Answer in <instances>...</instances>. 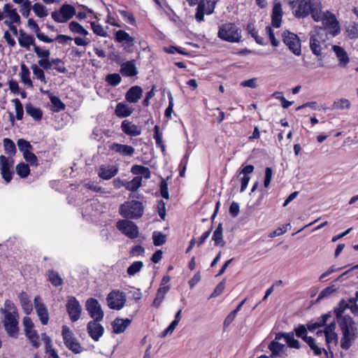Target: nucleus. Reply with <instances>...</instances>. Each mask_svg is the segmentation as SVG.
I'll return each instance as SVG.
<instances>
[{
  "mask_svg": "<svg viewBox=\"0 0 358 358\" xmlns=\"http://www.w3.org/2000/svg\"><path fill=\"white\" fill-rule=\"evenodd\" d=\"M336 323L334 321L331 322L327 326L324 331H317V336L325 337L326 345L328 348L329 352L324 348L320 347L314 338L310 336H307V329L304 325H299L294 329L296 336L302 338L313 350L314 354L317 356H322V358H329V355L331 357L334 356V350L337 347L338 343V338L337 334L335 332Z\"/></svg>",
  "mask_w": 358,
  "mask_h": 358,
  "instance_id": "1",
  "label": "nucleus"
},
{
  "mask_svg": "<svg viewBox=\"0 0 358 358\" xmlns=\"http://www.w3.org/2000/svg\"><path fill=\"white\" fill-rule=\"evenodd\" d=\"M347 308H350L349 303L344 300L341 301L334 308L336 320L342 333L341 348L343 350H348L357 337V327L352 318L343 315Z\"/></svg>",
  "mask_w": 358,
  "mask_h": 358,
  "instance_id": "2",
  "label": "nucleus"
},
{
  "mask_svg": "<svg viewBox=\"0 0 358 358\" xmlns=\"http://www.w3.org/2000/svg\"><path fill=\"white\" fill-rule=\"evenodd\" d=\"M290 7L295 17L304 18L311 14L313 20L319 18L317 13L322 8L320 0L290 1Z\"/></svg>",
  "mask_w": 358,
  "mask_h": 358,
  "instance_id": "3",
  "label": "nucleus"
},
{
  "mask_svg": "<svg viewBox=\"0 0 358 358\" xmlns=\"http://www.w3.org/2000/svg\"><path fill=\"white\" fill-rule=\"evenodd\" d=\"M4 315L3 326L7 334L11 337H16L18 333V315L14 303L6 300L4 307L1 308Z\"/></svg>",
  "mask_w": 358,
  "mask_h": 358,
  "instance_id": "4",
  "label": "nucleus"
},
{
  "mask_svg": "<svg viewBox=\"0 0 358 358\" xmlns=\"http://www.w3.org/2000/svg\"><path fill=\"white\" fill-rule=\"evenodd\" d=\"M317 15L319 18L314 20L316 22L322 21L323 24L322 28L325 29V36H327V34H329L334 37L340 33V24L335 15L329 11L322 12V8L319 10Z\"/></svg>",
  "mask_w": 358,
  "mask_h": 358,
  "instance_id": "5",
  "label": "nucleus"
},
{
  "mask_svg": "<svg viewBox=\"0 0 358 358\" xmlns=\"http://www.w3.org/2000/svg\"><path fill=\"white\" fill-rule=\"evenodd\" d=\"M143 212V203L135 200L125 201L119 208L120 214L127 219H138L142 217Z\"/></svg>",
  "mask_w": 358,
  "mask_h": 358,
  "instance_id": "6",
  "label": "nucleus"
},
{
  "mask_svg": "<svg viewBox=\"0 0 358 358\" xmlns=\"http://www.w3.org/2000/svg\"><path fill=\"white\" fill-rule=\"evenodd\" d=\"M217 36L224 41L239 43L241 40V30L234 23H225L220 26Z\"/></svg>",
  "mask_w": 358,
  "mask_h": 358,
  "instance_id": "7",
  "label": "nucleus"
},
{
  "mask_svg": "<svg viewBox=\"0 0 358 358\" xmlns=\"http://www.w3.org/2000/svg\"><path fill=\"white\" fill-rule=\"evenodd\" d=\"M126 301V294L120 289L112 290L106 296L107 305L112 310L122 309L125 306Z\"/></svg>",
  "mask_w": 358,
  "mask_h": 358,
  "instance_id": "8",
  "label": "nucleus"
},
{
  "mask_svg": "<svg viewBox=\"0 0 358 358\" xmlns=\"http://www.w3.org/2000/svg\"><path fill=\"white\" fill-rule=\"evenodd\" d=\"M76 14V8L70 4H63L58 10L52 12V18L58 23H64Z\"/></svg>",
  "mask_w": 358,
  "mask_h": 358,
  "instance_id": "9",
  "label": "nucleus"
},
{
  "mask_svg": "<svg viewBox=\"0 0 358 358\" xmlns=\"http://www.w3.org/2000/svg\"><path fill=\"white\" fill-rule=\"evenodd\" d=\"M325 29L316 28L310 38V48L313 53L316 56L322 55V43L325 42L327 36H325Z\"/></svg>",
  "mask_w": 358,
  "mask_h": 358,
  "instance_id": "10",
  "label": "nucleus"
},
{
  "mask_svg": "<svg viewBox=\"0 0 358 358\" xmlns=\"http://www.w3.org/2000/svg\"><path fill=\"white\" fill-rule=\"evenodd\" d=\"M62 335L65 345L73 352L78 354L80 353L83 350V348L74 337L73 333L68 327L63 326Z\"/></svg>",
  "mask_w": 358,
  "mask_h": 358,
  "instance_id": "11",
  "label": "nucleus"
},
{
  "mask_svg": "<svg viewBox=\"0 0 358 358\" xmlns=\"http://www.w3.org/2000/svg\"><path fill=\"white\" fill-rule=\"evenodd\" d=\"M282 39L284 43L295 55H301V41L296 34L289 31H284Z\"/></svg>",
  "mask_w": 358,
  "mask_h": 358,
  "instance_id": "12",
  "label": "nucleus"
},
{
  "mask_svg": "<svg viewBox=\"0 0 358 358\" xmlns=\"http://www.w3.org/2000/svg\"><path fill=\"white\" fill-rule=\"evenodd\" d=\"M116 227L129 238L134 239L138 236L139 231L137 225L130 220H120L117 222Z\"/></svg>",
  "mask_w": 358,
  "mask_h": 358,
  "instance_id": "13",
  "label": "nucleus"
},
{
  "mask_svg": "<svg viewBox=\"0 0 358 358\" xmlns=\"http://www.w3.org/2000/svg\"><path fill=\"white\" fill-rule=\"evenodd\" d=\"M14 161L11 157H6L4 155L0 156V173L2 178L8 183L13 177Z\"/></svg>",
  "mask_w": 358,
  "mask_h": 358,
  "instance_id": "14",
  "label": "nucleus"
},
{
  "mask_svg": "<svg viewBox=\"0 0 358 358\" xmlns=\"http://www.w3.org/2000/svg\"><path fill=\"white\" fill-rule=\"evenodd\" d=\"M217 0H200L195 15L196 20L201 22L203 20L204 15H210L214 11Z\"/></svg>",
  "mask_w": 358,
  "mask_h": 358,
  "instance_id": "15",
  "label": "nucleus"
},
{
  "mask_svg": "<svg viewBox=\"0 0 358 358\" xmlns=\"http://www.w3.org/2000/svg\"><path fill=\"white\" fill-rule=\"evenodd\" d=\"M86 310L93 320L101 321L104 313L99 302L94 298H90L86 301Z\"/></svg>",
  "mask_w": 358,
  "mask_h": 358,
  "instance_id": "16",
  "label": "nucleus"
},
{
  "mask_svg": "<svg viewBox=\"0 0 358 358\" xmlns=\"http://www.w3.org/2000/svg\"><path fill=\"white\" fill-rule=\"evenodd\" d=\"M3 19L5 20L3 23L6 25L10 24H20V16L17 12L16 8H13L11 3H6L3 6L2 10Z\"/></svg>",
  "mask_w": 358,
  "mask_h": 358,
  "instance_id": "17",
  "label": "nucleus"
},
{
  "mask_svg": "<svg viewBox=\"0 0 358 358\" xmlns=\"http://www.w3.org/2000/svg\"><path fill=\"white\" fill-rule=\"evenodd\" d=\"M66 310L71 321L76 322L80 317L82 308L79 301L74 296L68 297Z\"/></svg>",
  "mask_w": 358,
  "mask_h": 358,
  "instance_id": "18",
  "label": "nucleus"
},
{
  "mask_svg": "<svg viewBox=\"0 0 358 358\" xmlns=\"http://www.w3.org/2000/svg\"><path fill=\"white\" fill-rule=\"evenodd\" d=\"M34 302L37 315L41 324L46 325L49 321V314L46 306L41 302V298L38 296L34 298Z\"/></svg>",
  "mask_w": 358,
  "mask_h": 358,
  "instance_id": "19",
  "label": "nucleus"
},
{
  "mask_svg": "<svg viewBox=\"0 0 358 358\" xmlns=\"http://www.w3.org/2000/svg\"><path fill=\"white\" fill-rule=\"evenodd\" d=\"M99 322L100 321L92 320L87 324V333L94 341H98L104 332V328L99 323Z\"/></svg>",
  "mask_w": 358,
  "mask_h": 358,
  "instance_id": "20",
  "label": "nucleus"
},
{
  "mask_svg": "<svg viewBox=\"0 0 358 358\" xmlns=\"http://www.w3.org/2000/svg\"><path fill=\"white\" fill-rule=\"evenodd\" d=\"M119 171V168L116 165L103 164L100 166L98 171V176L103 180H110L115 176Z\"/></svg>",
  "mask_w": 358,
  "mask_h": 358,
  "instance_id": "21",
  "label": "nucleus"
},
{
  "mask_svg": "<svg viewBox=\"0 0 358 358\" xmlns=\"http://www.w3.org/2000/svg\"><path fill=\"white\" fill-rule=\"evenodd\" d=\"M34 51L40 59L38 61V65L43 69L48 68L50 66V51L47 49H42L37 45H34Z\"/></svg>",
  "mask_w": 358,
  "mask_h": 358,
  "instance_id": "22",
  "label": "nucleus"
},
{
  "mask_svg": "<svg viewBox=\"0 0 358 358\" xmlns=\"http://www.w3.org/2000/svg\"><path fill=\"white\" fill-rule=\"evenodd\" d=\"M109 149L123 157H131L135 152V149L132 146L117 143L109 145Z\"/></svg>",
  "mask_w": 358,
  "mask_h": 358,
  "instance_id": "23",
  "label": "nucleus"
},
{
  "mask_svg": "<svg viewBox=\"0 0 358 358\" xmlns=\"http://www.w3.org/2000/svg\"><path fill=\"white\" fill-rule=\"evenodd\" d=\"M138 72L134 59L123 62L120 65V73L124 77L135 76Z\"/></svg>",
  "mask_w": 358,
  "mask_h": 358,
  "instance_id": "24",
  "label": "nucleus"
},
{
  "mask_svg": "<svg viewBox=\"0 0 358 358\" xmlns=\"http://www.w3.org/2000/svg\"><path fill=\"white\" fill-rule=\"evenodd\" d=\"M332 50L336 54L338 66L341 68L346 67L350 62L347 52L342 47L338 45H333Z\"/></svg>",
  "mask_w": 358,
  "mask_h": 358,
  "instance_id": "25",
  "label": "nucleus"
},
{
  "mask_svg": "<svg viewBox=\"0 0 358 358\" xmlns=\"http://www.w3.org/2000/svg\"><path fill=\"white\" fill-rule=\"evenodd\" d=\"M17 41L20 46L27 49V50H29L30 46H33V48H34V45H36L34 37L27 34L22 30L19 31Z\"/></svg>",
  "mask_w": 358,
  "mask_h": 358,
  "instance_id": "26",
  "label": "nucleus"
},
{
  "mask_svg": "<svg viewBox=\"0 0 358 358\" xmlns=\"http://www.w3.org/2000/svg\"><path fill=\"white\" fill-rule=\"evenodd\" d=\"M121 128L124 134L130 136H136L141 134V129L140 127L127 120L122 122Z\"/></svg>",
  "mask_w": 358,
  "mask_h": 358,
  "instance_id": "27",
  "label": "nucleus"
},
{
  "mask_svg": "<svg viewBox=\"0 0 358 358\" xmlns=\"http://www.w3.org/2000/svg\"><path fill=\"white\" fill-rule=\"evenodd\" d=\"M284 338L287 346L291 348L299 349L301 348L299 341L294 338V332L279 333L276 334V340Z\"/></svg>",
  "mask_w": 358,
  "mask_h": 358,
  "instance_id": "28",
  "label": "nucleus"
},
{
  "mask_svg": "<svg viewBox=\"0 0 358 358\" xmlns=\"http://www.w3.org/2000/svg\"><path fill=\"white\" fill-rule=\"evenodd\" d=\"M143 90L139 86L131 87L126 93L125 99L131 103H135L142 97Z\"/></svg>",
  "mask_w": 358,
  "mask_h": 358,
  "instance_id": "29",
  "label": "nucleus"
},
{
  "mask_svg": "<svg viewBox=\"0 0 358 358\" xmlns=\"http://www.w3.org/2000/svg\"><path fill=\"white\" fill-rule=\"evenodd\" d=\"M282 16V10L280 3H275L272 11V25L275 28H279L281 25Z\"/></svg>",
  "mask_w": 358,
  "mask_h": 358,
  "instance_id": "30",
  "label": "nucleus"
},
{
  "mask_svg": "<svg viewBox=\"0 0 358 358\" xmlns=\"http://www.w3.org/2000/svg\"><path fill=\"white\" fill-rule=\"evenodd\" d=\"M134 111V108L127 103L120 102L115 107V113L118 117H129Z\"/></svg>",
  "mask_w": 358,
  "mask_h": 358,
  "instance_id": "31",
  "label": "nucleus"
},
{
  "mask_svg": "<svg viewBox=\"0 0 358 358\" xmlns=\"http://www.w3.org/2000/svg\"><path fill=\"white\" fill-rule=\"evenodd\" d=\"M130 324L131 320L129 319L123 320L120 318H116L113 322V331L115 334L122 333Z\"/></svg>",
  "mask_w": 358,
  "mask_h": 358,
  "instance_id": "32",
  "label": "nucleus"
},
{
  "mask_svg": "<svg viewBox=\"0 0 358 358\" xmlns=\"http://www.w3.org/2000/svg\"><path fill=\"white\" fill-rule=\"evenodd\" d=\"M115 40L119 43H122L124 41L127 42L128 45L127 47L124 48L125 49L133 46L134 42V38L123 30H118L116 31Z\"/></svg>",
  "mask_w": 358,
  "mask_h": 358,
  "instance_id": "33",
  "label": "nucleus"
},
{
  "mask_svg": "<svg viewBox=\"0 0 358 358\" xmlns=\"http://www.w3.org/2000/svg\"><path fill=\"white\" fill-rule=\"evenodd\" d=\"M50 66L48 68H43L45 71H48L50 69H54L57 70L59 73H65L67 71L66 68L64 66V62L59 58H55L50 59Z\"/></svg>",
  "mask_w": 358,
  "mask_h": 358,
  "instance_id": "34",
  "label": "nucleus"
},
{
  "mask_svg": "<svg viewBox=\"0 0 358 358\" xmlns=\"http://www.w3.org/2000/svg\"><path fill=\"white\" fill-rule=\"evenodd\" d=\"M279 341L280 340H276L275 336V339L268 345V348L271 352V357L280 356V352L285 348V345L279 343Z\"/></svg>",
  "mask_w": 358,
  "mask_h": 358,
  "instance_id": "35",
  "label": "nucleus"
},
{
  "mask_svg": "<svg viewBox=\"0 0 358 358\" xmlns=\"http://www.w3.org/2000/svg\"><path fill=\"white\" fill-rule=\"evenodd\" d=\"M20 75L22 82L25 85H27L28 87H33L32 81L30 79V71H29L28 67L24 64H22L20 65Z\"/></svg>",
  "mask_w": 358,
  "mask_h": 358,
  "instance_id": "36",
  "label": "nucleus"
},
{
  "mask_svg": "<svg viewBox=\"0 0 358 358\" xmlns=\"http://www.w3.org/2000/svg\"><path fill=\"white\" fill-rule=\"evenodd\" d=\"M212 240L214 241L215 245L223 247L225 245V242L223 238L222 234V224L220 223L215 230Z\"/></svg>",
  "mask_w": 358,
  "mask_h": 358,
  "instance_id": "37",
  "label": "nucleus"
},
{
  "mask_svg": "<svg viewBox=\"0 0 358 358\" xmlns=\"http://www.w3.org/2000/svg\"><path fill=\"white\" fill-rule=\"evenodd\" d=\"M169 285H165V286L160 285L159 288L157 290V296H156L155 299H154V301L152 303L153 306H155L156 307H159L160 306L161 303L162 302L166 294L169 292Z\"/></svg>",
  "mask_w": 358,
  "mask_h": 358,
  "instance_id": "38",
  "label": "nucleus"
},
{
  "mask_svg": "<svg viewBox=\"0 0 358 358\" xmlns=\"http://www.w3.org/2000/svg\"><path fill=\"white\" fill-rule=\"evenodd\" d=\"M21 306L27 315H29L32 311V305L26 293L22 292L19 295Z\"/></svg>",
  "mask_w": 358,
  "mask_h": 358,
  "instance_id": "39",
  "label": "nucleus"
},
{
  "mask_svg": "<svg viewBox=\"0 0 358 358\" xmlns=\"http://www.w3.org/2000/svg\"><path fill=\"white\" fill-rule=\"evenodd\" d=\"M32 10L35 15L41 18H44L49 14L47 7L40 3H34L32 6Z\"/></svg>",
  "mask_w": 358,
  "mask_h": 358,
  "instance_id": "40",
  "label": "nucleus"
},
{
  "mask_svg": "<svg viewBox=\"0 0 358 358\" xmlns=\"http://www.w3.org/2000/svg\"><path fill=\"white\" fill-rule=\"evenodd\" d=\"M131 171L133 174L141 175L146 179H149L151 176L149 169L141 165H134Z\"/></svg>",
  "mask_w": 358,
  "mask_h": 358,
  "instance_id": "41",
  "label": "nucleus"
},
{
  "mask_svg": "<svg viewBox=\"0 0 358 358\" xmlns=\"http://www.w3.org/2000/svg\"><path fill=\"white\" fill-rule=\"evenodd\" d=\"M69 28L70 31L74 34L83 36H87L89 34L88 31H87L81 24L76 21L71 22L69 24Z\"/></svg>",
  "mask_w": 358,
  "mask_h": 358,
  "instance_id": "42",
  "label": "nucleus"
},
{
  "mask_svg": "<svg viewBox=\"0 0 358 358\" xmlns=\"http://www.w3.org/2000/svg\"><path fill=\"white\" fill-rule=\"evenodd\" d=\"M351 106L350 101L345 98L336 99L332 104V109L344 110L349 109Z\"/></svg>",
  "mask_w": 358,
  "mask_h": 358,
  "instance_id": "43",
  "label": "nucleus"
},
{
  "mask_svg": "<svg viewBox=\"0 0 358 358\" xmlns=\"http://www.w3.org/2000/svg\"><path fill=\"white\" fill-rule=\"evenodd\" d=\"M31 69L32 70L33 74L38 80L45 84L48 83L43 68L40 67L38 64H33L31 66Z\"/></svg>",
  "mask_w": 358,
  "mask_h": 358,
  "instance_id": "44",
  "label": "nucleus"
},
{
  "mask_svg": "<svg viewBox=\"0 0 358 358\" xmlns=\"http://www.w3.org/2000/svg\"><path fill=\"white\" fill-rule=\"evenodd\" d=\"M26 112L35 120H40L42 117L41 110L39 108H36L31 104H27L26 106Z\"/></svg>",
  "mask_w": 358,
  "mask_h": 358,
  "instance_id": "45",
  "label": "nucleus"
},
{
  "mask_svg": "<svg viewBox=\"0 0 358 358\" xmlns=\"http://www.w3.org/2000/svg\"><path fill=\"white\" fill-rule=\"evenodd\" d=\"M25 335L34 348H38L40 346V343L38 341L39 336L36 331L34 329L27 331H25Z\"/></svg>",
  "mask_w": 358,
  "mask_h": 358,
  "instance_id": "46",
  "label": "nucleus"
},
{
  "mask_svg": "<svg viewBox=\"0 0 358 358\" xmlns=\"http://www.w3.org/2000/svg\"><path fill=\"white\" fill-rule=\"evenodd\" d=\"M142 178L135 177L131 181L127 182L125 185V188L127 190L135 192L141 186Z\"/></svg>",
  "mask_w": 358,
  "mask_h": 358,
  "instance_id": "47",
  "label": "nucleus"
},
{
  "mask_svg": "<svg viewBox=\"0 0 358 358\" xmlns=\"http://www.w3.org/2000/svg\"><path fill=\"white\" fill-rule=\"evenodd\" d=\"M143 266L141 261H136L132 263L127 268V273L129 275L132 276L139 272Z\"/></svg>",
  "mask_w": 358,
  "mask_h": 358,
  "instance_id": "48",
  "label": "nucleus"
},
{
  "mask_svg": "<svg viewBox=\"0 0 358 358\" xmlns=\"http://www.w3.org/2000/svg\"><path fill=\"white\" fill-rule=\"evenodd\" d=\"M166 236L161 231H154L152 234L153 244L155 246H159L165 243Z\"/></svg>",
  "mask_w": 358,
  "mask_h": 358,
  "instance_id": "49",
  "label": "nucleus"
},
{
  "mask_svg": "<svg viewBox=\"0 0 358 358\" xmlns=\"http://www.w3.org/2000/svg\"><path fill=\"white\" fill-rule=\"evenodd\" d=\"M48 278L50 282L55 287L62 285L63 284L62 278L56 271H50L48 274Z\"/></svg>",
  "mask_w": 358,
  "mask_h": 358,
  "instance_id": "50",
  "label": "nucleus"
},
{
  "mask_svg": "<svg viewBox=\"0 0 358 358\" xmlns=\"http://www.w3.org/2000/svg\"><path fill=\"white\" fill-rule=\"evenodd\" d=\"M16 172L21 178H26L30 172L29 166L24 163H20L16 166Z\"/></svg>",
  "mask_w": 358,
  "mask_h": 358,
  "instance_id": "51",
  "label": "nucleus"
},
{
  "mask_svg": "<svg viewBox=\"0 0 358 358\" xmlns=\"http://www.w3.org/2000/svg\"><path fill=\"white\" fill-rule=\"evenodd\" d=\"M3 147L7 154L13 155L16 152L15 145L13 141L9 138H4Z\"/></svg>",
  "mask_w": 358,
  "mask_h": 358,
  "instance_id": "52",
  "label": "nucleus"
},
{
  "mask_svg": "<svg viewBox=\"0 0 358 358\" xmlns=\"http://www.w3.org/2000/svg\"><path fill=\"white\" fill-rule=\"evenodd\" d=\"M20 5V12L23 17L27 18L30 15L31 9H32L31 1L28 0Z\"/></svg>",
  "mask_w": 358,
  "mask_h": 358,
  "instance_id": "53",
  "label": "nucleus"
},
{
  "mask_svg": "<svg viewBox=\"0 0 358 358\" xmlns=\"http://www.w3.org/2000/svg\"><path fill=\"white\" fill-rule=\"evenodd\" d=\"M90 25L93 32L99 36L106 37L107 36V32L104 30L103 27L97 24L96 22H91Z\"/></svg>",
  "mask_w": 358,
  "mask_h": 358,
  "instance_id": "54",
  "label": "nucleus"
},
{
  "mask_svg": "<svg viewBox=\"0 0 358 358\" xmlns=\"http://www.w3.org/2000/svg\"><path fill=\"white\" fill-rule=\"evenodd\" d=\"M19 150L23 153H27L32 150V145L24 139H18L17 142Z\"/></svg>",
  "mask_w": 358,
  "mask_h": 358,
  "instance_id": "55",
  "label": "nucleus"
},
{
  "mask_svg": "<svg viewBox=\"0 0 358 358\" xmlns=\"http://www.w3.org/2000/svg\"><path fill=\"white\" fill-rule=\"evenodd\" d=\"M121 77L117 73L108 74L106 77V81L111 86L115 87L121 82Z\"/></svg>",
  "mask_w": 358,
  "mask_h": 358,
  "instance_id": "56",
  "label": "nucleus"
},
{
  "mask_svg": "<svg viewBox=\"0 0 358 358\" xmlns=\"http://www.w3.org/2000/svg\"><path fill=\"white\" fill-rule=\"evenodd\" d=\"M12 102L14 103L15 106L16 112V119L18 120H22L24 114L22 104L18 99H15L12 100Z\"/></svg>",
  "mask_w": 358,
  "mask_h": 358,
  "instance_id": "57",
  "label": "nucleus"
},
{
  "mask_svg": "<svg viewBox=\"0 0 358 358\" xmlns=\"http://www.w3.org/2000/svg\"><path fill=\"white\" fill-rule=\"evenodd\" d=\"M50 98L52 104L56 108V111H60L65 108V105L62 103L59 97L51 95Z\"/></svg>",
  "mask_w": 358,
  "mask_h": 358,
  "instance_id": "58",
  "label": "nucleus"
},
{
  "mask_svg": "<svg viewBox=\"0 0 358 358\" xmlns=\"http://www.w3.org/2000/svg\"><path fill=\"white\" fill-rule=\"evenodd\" d=\"M23 157H24V159L26 160V162H28L29 164H30V165H31V166H37L38 165L37 157L33 152H31V150L27 153H24L23 155Z\"/></svg>",
  "mask_w": 358,
  "mask_h": 358,
  "instance_id": "59",
  "label": "nucleus"
},
{
  "mask_svg": "<svg viewBox=\"0 0 358 358\" xmlns=\"http://www.w3.org/2000/svg\"><path fill=\"white\" fill-rule=\"evenodd\" d=\"M266 34L268 36L273 46L277 47L279 45L278 41L275 38L273 29L270 27H266L265 29Z\"/></svg>",
  "mask_w": 358,
  "mask_h": 358,
  "instance_id": "60",
  "label": "nucleus"
},
{
  "mask_svg": "<svg viewBox=\"0 0 358 358\" xmlns=\"http://www.w3.org/2000/svg\"><path fill=\"white\" fill-rule=\"evenodd\" d=\"M180 321L174 320L172 321V322L170 324V325L161 333L162 337H165L167 334H171L174 329H176V326L178 325V322Z\"/></svg>",
  "mask_w": 358,
  "mask_h": 358,
  "instance_id": "61",
  "label": "nucleus"
},
{
  "mask_svg": "<svg viewBox=\"0 0 358 358\" xmlns=\"http://www.w3.org/2000/svg\"><path fill=\"white\" fill-rule=\"evenodd\" d=\"M180 321L174 320L172 321V322L170 324V325L161 333L162 337H165L167 334H171L174 329H176V326L178 325V322Z\"/></svg>",
  "mask_w": 358,
  "mask_h": 358,
  "instance_id": "62",
  "label": "nucleus"
},
{
  "mask_svg": "<svg viewBox=\"0 0 358 358\" xmlns=\"http://www.w3.org/2000/svg\"><path fill=\"white\" fill-rule=\"evenodd\" d=\"M180 321L174 320L172 321V322L170 324V325L161 333L162 337H165L167 334H171L174 329H176V326L178 325V322Z\"/></svg>",
  "mask_w": 358,
  "mask_h": 358,
  "instance_id": "63",
  "label": "nucleus"
},
{
  "mask_svg": "<svg viewBox=\"0 0 358 358\" xmlns=\"http://www.w3.org/2000/svg\"><path fill=\"white\" fill-rule=\"evenodd\" d=\"M336 289L334 285H331V286L326 287L320 293V294L318 296V299H323L326 296L331 295L332 293H334L336 291Z\"/></svg>",
  "mask_w": 358,
  "mask_h": 358,
  "instance_id": "64",
  "label": "nucleus"
}]
</instances>
